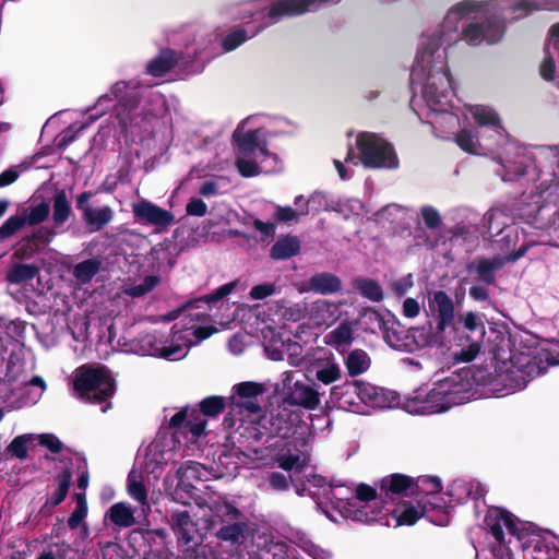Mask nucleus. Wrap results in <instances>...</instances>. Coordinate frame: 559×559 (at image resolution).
Listing matches in <instances>:
<instances>
[{
	"label": "nucleus",
	"instance_id": "1",
	"mask_svg": "<svg viewBox=\"0 0 559 559\" xmlns=\"http://www.w3.org/2000/svg\"><path fill=\"white\" fill-rule=\"evenodd\" d=\"M73 390L81 401L100 404L115 394L116 383L106 366L84 364L75 370Z\"/></svg>",
	"mask_w": 559,
	"mask_h": 559
},
{
	"label": "nucleus",
	"instance_id": "2",
	"mask_svg": "<svg viewBox=\"0 0 559 559\" xmlns=\"http://www.w3.org/2000/svg\"><path fill=\"white\" fill-rule=\"evenodd\" d=\"M264 385L259 382L245 381L233 386L229 396V412L224 417L223 425L233 429L250 419L252 415H259L262 411L258 399L264 393Z\"/></svg>",
	"mask_w": 559,
	"mask_h": 559
},
{
	"label": "nucleus",
	"instance_id": "3",
	"mask_svg": "<svg viewBox=\"0 0 559 559\" xmlns=\"http://www.w3.org/2000/svg\"><path fill=\"white\" fill-rule=\"evenodd\" d=\"M371 322H377L379 329L384 332L388 344L399 350L414 353L427 346H437L431 328L426 330L423 328L405 329L401 324L396 328H389L382 314L377 310H370L366 313Z\"/></svg>",
	"mask_w": 559,
	"mask_h": 559
},
{
	"label": "nucleus",
	"instance_id": "4",
	"mask_svg": "<svg viewBox=\"0 0 559 559\" xmlns=\"http://www.w3.org/2000/svg\"><path fill=\"white\" fill-rule=\"evenodd\" d=\"M356 147L364 167L370 169H394L399 158L394 147L377 133L362 131L357 134Z\"/></svg>",
	"mask_w": 559,
	"mask_h": 559
},
{
	"label": "nucleus",
	"instance_id": "5",
	"mask_svg": "<svg viewBox=\"0 0 559 559\" xmlns=\"http://www.w3.org/2000/svg\"><path fill=\"white\" fill-rule=\"evenodd\" d=\"M140 344L141 348L151 356L178 360L186 357L192 342L186 338L183 331L177 329L175 324L168 333L155 330L144 334L140 338Z\"/></svg>",
	"mask_w": 559,
	"mask_h": 559
},
{
	"label": "nucleus",
	"instance_id": "6",
	"mask_svg": "<svg viewBox=\"0 0 559 559\" xmlns=\"http://www.w3.org/2000/svg\"><path fill=\"white\" fill-rule=\"evenodd\" d=\"M429 312L436 323L431 332L438 347L447 346L452 334L460 330L455 320V307L452 298L444 290H436L428 300Z\"/></svg>",
	"mask_w": 559,
	"mask_h": 559
},
{
	"label": "nucleus",
	"instance_id": "7",
	"mask_svg": "<svg viewBox=\"0 0 559 559\" xmlns=\"http://www.w3.org/2000/svg\"><path fill=\"white\" fill-rule=\"evenodd\" d=\"M468 393L469 381L467 380V372H465V376L452 373L439 380L429 392L428 397L430 402H439L437 405L439 411H447L452 405H459L468 400Z\"/></svg>",
	"mask_w": 559,
	"mask_h": 559
},
{
	"label": "nucleus",
	"instance_id": "8",
	"mask_svg": "<svg viewBox=\"0 0 559 559\" xmlns=\"http://www.w3.org/2000/svg\"><path fill=\"white\" fill-rule=\"evenodd\" d=\"M131 206L134 221L141 225L153 226L156 233H165L176 223L173 212L146 199L134 202Z\"/></svg>",
	"mask_w": 559,
	"mask_h": 559
},
{
	"label": "nucleus",
	"instance_id": "9",
	"mask_svg": "<svg viewBox=\"0 0 559 559\" xmlns=\"http://www.w3.org/2000/svg\"><path fill=\"white\" fill-rule=\"evenodd\" d=\"M72 214V207L63 189H57L52 197V227H37V243L49 242L56 235L64 233V224Z\"/></svg>",
	"mask_w": 559,
	"mask_h": 559
},
{
	"label": "nucleus",
	"instance_id": "10",
	"mask_svg": "<svg viewBox=\"0 0 559 559\" xmlns=\"http://www.w3.org/2000/svg\"><path fill=\"white\" fill-rule=\"evenodd\" d=\"M35 277V264L13 263L8 270L5 280L11 286H17L12 293L19 302H26V309L32 313V308L35 307V300H32V295L35 289L31 286L26 288L28 282Z\"/></svg>",
	"mask_w": 559,
	"mask_h": 559
},
{
	"label": "nucleus",
	"instance_id": "11",
	"mask_svg": "<svg viewBox=\"0 0 559 559\" xmlns=\"http://www.w3.org/2000/svg\"><path fill=\"white\" fill-rule=\"evenodd\" d=\"M460 324L468 334V337H474L466 348H462L457 358L464 362L474 360L480 352V341L485 336V324L476 312L467 311L459 317L456 325Z\"/></svg>",
	"mask_w": 559,
	"mask_h": 559
},
{
	"label": "nucleus",
	"instance_id": "12",
	"mask_svg": "<svg viewBox=\"0 0 559 559\" xmlns=\"http://www.w3.org/2000/svg\"><path fill=\"white\" fill-rule=\"evenodd\" d=\"M283 384L287 389L284 399L286 403L311 411L316 409L320 404V394L313 385L304 381L293 382V372H285Z\"/></svg>",
	"mask_w": 559,
	"mask_h": 559
},
{
	"label": "nucleus",
	"instance_id": "13",
	"mask_svg": "<svg viewBox=\"0 0 559 559\" xmlns=\"http://www.w3.org/2000/svg\"><path fill=\"white\" fill-rule=\"evenodd\" d=\"M341 0H278L271 4L267 17L271 23H276L286 16L302 15L316 11L326 3H337Z\"/></svg>",
	"mask_w": 559,
	"mask_h": 559
},
{
	"label": "nucleus",
	"instance_id": "14",
	"mask_svg": "<svg viewBox=\"0 0 559 559\" xmlns=\"http://www.w3.org/2000/svg\"><path fill=\"white\" fill-rule=\"evenodd\" d=\"M270 424V433L282 439H288L298 433V430H305L307 427L300 416L287 408H278L272 412L269 418L264 417ZM304 431L300 432L302 435Z\"/></svg>",
	"mask_w": 559,
	"mask_h": 559
},
{
	"label": "nucleus",
	"instance_id": "15",
	"mask_svg": "<svg viewBox=\"0 0 559 559\" xmlns=\"http://www.w3.org/2000/svg\"><path fill=\"white\" fill-rule=\"evenodd\" d=\"M504 266V258L493 255L491 258L477 257L466 264V271L475 274L478 282L486 286L497 283V272Z\"/></svg>",
	"mask_w": 559,
	"mask_h": 559
},
{
	"label": "nucleus",
	"instance_id": "16",
	"mask_svg": "<svg viewBox=\"0 0 559 559\" xmlns=\"http://www.w3.org/2000/svg\"><path fill=\"white\" fill-rule=\"evenodd\" d=\"M452 90V78L448 69H442L436 73L430 70L427 73V82L423 93L428 102L433 104H442L448 98Z\"/></svg>",
	"mask_w": 559,
	"mask_h": 559
},
{
	"label": "nucleus",
	"instance_id": "17",
	"mask_svg": "<svg viewBox=\"0 0 559 559\" xmlns=\"http://www.w3.org/2000/svg\"><path fill=\"white\" fill-rule=\"evenodd\" d=\"M414 493V477L404 474H391L381 479L379 486V499L386 502L393 500L394 496H407Z\"/></svg>",
	"mask_w": 559,
	"mask_h": 559
},
{
	"label": "nucleus",
	"instance_id": "18",
	"mask_svg": "<svg viewBox=\"0 0 559 559\" xmlns=\"http://www.w3.org/2000/svg\"><path fill=\"white\" fill-rule=\"evenodd\" d=\"M358 400L370 407L385 408L391 407L397 401V396L383 388L358 380Z\"/></svg>",
	"mask_w": 559,
	"mask_h": 559
},
{
	"label": "nucleus",
	"instance_id": "19",
	"mask_svg": "<svg viewBox=\"0 0 559 559\" xmlns=\"http://www.w3.org/2000/svg\"><path fill=\"white\" fill-rule=\"evenodd\" d=\"M199 413L193 411L188 416V409H181L174 414L169 420V427L174 429V432L191 433L193 438L202 436L206 428V419L199 418Z\"/></svg>",
	"mask_w": 559,
	"mask_h": 559
},
{
	"label": "nucleus",
	"instance_id": "20",
	"mask_svg": "<svg viewBox=\"0 0 559 559\" xmlns=\"http://www.w3.org/2000/svg\"><path fill=\"white\" fill-rule=\"evenodd\" d=\"M29 199L27 207L23 209L21 213L10 216L0 226V239H7L13 236L16 231L25 225L35 226V203Z\"/></svg>",
	"mask_w": 559,
	"mask_h": 559
},
{
	"label": "nucleus",
	"instance_id": "21",
	"mask_svg": "<svg viewBox=\"0 0 559 559\" xmlns=\"http://www.w3.org/2000/svg\"><path fill=\"white\" fill-rule=\"evenodd\" d=\"M308 290L321 294L332 295L342 290L343 284L341 278L330 272L316 273L307 281Z\"/></svg>",
	"mask_w": 559,
	"mask_h": 559
},
{
	"label": "nucleus",
	"instance_id": "22",
	"mask_svg": "<svg viewBox=\"0 0 559 559\" xmlns=\"http://www.w3.org/2000/svg\"><path fill=\"white\" fill-rule=\"evenodd\" d=\"M180 59V56L170 48H163L158 55L146 64V73L159 78L171 71Z\"/></svg>",
	"mask_w": 559,
	"mask_h": 559
},
{
	"label": "nucleus",
	"instance_id": "23",
	"mask_svg": "<svg viewBox=\"0 0 559 559\" xmlns=\"http://www.w3.org/2000/svg\"><path fill=\"white\" fill-rule=\"evenodd\" d=\"M53 479L57 484V488L52 496L48 498L46 503L41 507L39 512L43 514L48 513L51 508H55L64 501L72 481V472L70 468L66 467L57 474Z\"/></svg>",
	"mask_w": 559,
	"mask_h": 559
},
{
	"label": "nucleus",
	"instance_id": "24",
	"mask_svg": "<svg viewBox=\"0 0 559 559\" xmlns=\"http://www.w3.org/2000/svg\"><path fill=\"white\" fill-rule=\"evenodd\" d=\"M250 536V527L247 522H235L223 524L216 532V537L231 546H239L246 543Z\"/></svg>",
	"mask_w": 559,
	"mask_h": 559
},
{
	"label": "nucleus",
	"instance_id": "25",
	"mask_svg": "<svg viewBox=\"0 0 559 559\" xmlns=\"http://www.w3.org/2000/svg\"><path fill=\"white\" fill-rule=\"evenodd\" d=\"M170 524L178 542L189 544L193 539L195 523L188 511H176L170 516Z\"/></svg>",
	"mask_w": 559,
	"mask_h": 559
},
{
	"label": "nucleus",
	"instance_id": "26",
	"mask_svg": "<svg viewBox=\"0 0 559 559\" xmlns=\"http://www.w3.org/2000/svg\"><path fill=\"white\" fill-rule=\"evenodd\" d=\"M448 495L452 501L456 503H463L468 499L478 500L485 496V489L480 484L474 486L471 483L463 480H454L448 490Z\"/></svg>",
	"mask_w": 559,
	"mask_h": 559
},
{
	"label": "nucleus",
	"instance_id": "27",
	"mask_svg": "<svg viewBox=\"0 0 559 559\" xmlns=\"http://www.w3.org/2000/svg\"><path fill=\"white\" fill-rule=\"evenodd\" d=\"M114 218V211L110 206L104 205L97 209H86L82 219L91 233L99 231Z\"/></svg>",
	"mask_w": 559,
	"mask_h": 559
},
{
	"label": "nucleus",
	"instance_id": "28",
	"mask_svg": "<svg viewBox=\"0 0 559 559\" xmlns=\"http://www.w3.org/2000/svg\"><path fill=\"white\" fill-rule=\"evenodd\" d=\"M393 518L396 520L397 526L401 525H414L420 518L427 515V506L421 507L418 501V506H413L411 502H403L400 507H396L392 511Z\"/></svg>",
	"mask_w": 559,
	"mask_h": 559
},
{
	"label": "nucleus",
	"instance_id": "29",
	"mask_svg": "<svg viewBox=\"0 0 559 559\" xmlns=\"http://www.w3.org/2000/svg\"><path fill=\"white\" fill-rule=\"evenodd\" d=\"M344 365L348 376L355 378L365 373L370 368L371 358L366 350L356 348L344 356Z\"/></svg>",
	"mask_w": 559,
	"mask_h": 559
},
{
	"label": "nucleus",
	"instance_id": "30",
	"mask_svg": "<svg viewBox=\"0 0 559 559\" xmlns=\"http://www.w3.org/2000/svg\"><path fill=\"white\" fill-rule=\"evenodd\" d=\"M300 252V241L296 236L280 237L270 250L273 260H287Z\"/></svg>",
	"mask_w": 559,
	"mask_h": 559
},
{
	"label": "nucleus",
	"instance_id": "31",
	"mask_svg": "<svg viewBox=\"0 0 559 559\" xmlns=\"http://www.w3.org/2000/svg\"><path fill=\"white\" fill-rule=\"evenodd\" d=\"M105 519L118 527L128 528L136 523L134 511L124 502L114 503L105 514Z\"/></svg>",
	"mask_w": 559,
	"mask_h": 559
},
{
	"label": "nucleus",
	"instance_id": "32",
	"mask_svg": "<svg viewBox=\"0 0 559 559\" xmlns=\"http://www.w3.org/2000/svg\"><path fill=\"white\" fill-rule=\"evenodd\" d=\"M441 45L442 41L439 35L435 34L426 37L415 58L416 68H420L423 72H426L432 61L433 55L439 50Z\"/></svg>",
	"mask_w": 559,
	"mask_h": 559
},
{
	"label": "nucleus",
	"instance_id": "33",
	"mask_svg": "<svg viewBox=\"0 0 559 559\" xmlns=\"http://www.w3.org/2000/svg\"><path fill=\"white\" fill-rule=\"evenodd\" d=\"M338 306L324 299L317 300L310 306V316L317 324H331L337 318Z\"/></svg>",
	"mask_w": 559,
	"mask_h": 559
},
{
	"label": "nucleus",
	"instance_id": "34",
	"mask_svg": "<svg viewBox=\"0 0 559 559\" xmlns=\"http://www.w3.org/2000/svg\"><path fill=\"white\" fill-rule=\"evenodd\" d=\"M332 401H337L342 406H355L358 404V380L346 381L343 384L331 388Z\"/></svg>",
	"mask_w": 559,
	"mask_h": 559
},
{
	"label": "nucleus",
	"instance_id": "35",
	"mask_svg": "<svg viewBox=\"0 0 559 559\" xmlns=\"http://www.w3.org/2000/svg\"><path fill=\"white\" fill-rule=\"evenodd\" d=\"M353 286L362 297L371 301L379 302L384 297L381 285L374 280L358 277L353 281Z\"/></svg>",
	"mask_w": 559,
	"mask_h": 559
},
{
	"label": "nucleus",
	"instance_id": "36",
	"mask_svg": "<svg viewBox=\"0 0 559 559\" xmlns=\"http://www.w3.org/2000/svg\"><path fill=\"white\" fill-rule=\"evenodd\" d=\"M233 139L236 142L239 153L246 157L252 155L259 147V130H248L243 133L235 131Z\"/></svg>",
	"mask_w": 559,
	"mask_h": 559
},
{
	"label": "nucleus",
	"instance_id": "37",
	"mask_svg": "<svg viewBox=\"0 0 559 559\" xmlns=\"http://www.w3.org/2000/svg\"><path fill=\"white\" fill-rule=\"evenodd\" d=\"M200 413L210 418L217 417L226 408L229 411V396L211 395L203 399L200 403Z\"/></svg>",
	"mask_w": 559,
	"mask_h": 559
},
{
	"label": "nucleus",
	"instance_id": "38",
	"mask_svg": "<svg viewBox=\"0 0 559 559\" xmlns=\"http://www.w3.org/2000/svg\"><path fill=\"white\" fill-rule=\"evenodd\" d=\"M74 500L75 509L68 518L67 525L72 531L78 530L82 525L86 528V524L84 523L88 512L86 496L84 492H75Z\"/></svg>",
	"mask_w": 559,
	"mask_h": 559
},
{
	"label": "nucleus",
	"instance_id": "39",
	"mask_svg": "<svg viewBox=\"0 0 559 559\" xmlns=\"http://www.w3.org/2000/svg\"><path fill=\"white\" fill-rule=\"evenodd\" d=\"M316 378L325 385L332 384L342 378L341 367L333 360L318 361Z\"/></svg>",
	"mask_w": 559,
	"mask_h": 559
},
{
	"label": "nucleus",
	"instance_id": "40",
	"mask_svg": "<svg viewBox=\"0 0 559 559\" xmlns=\"http://www.w3.org/2000/svg\"><path fill=\"white\" fill-rule=\"evenodd\" d=\"M35 440V435L25 433L15 437L5 448V455L21 461L28 456V443Z\"/></svg>",
	"mask_w": 559,
	"mask_h": 559
},
{
	"label": "nucleus",
	"instance_id": "41",
	"mask_svg": "<svg viewBox=\"0 0 559 559\" xmlns=\"http://www.w3.org/2000/svg\"><path fill=\"white\" fill-rule=\"evenodd\" d=\"M100 266L102 262L97 258L84 260L74 266L73 276L81 284H87L99 272Z\"/></svg>",
	"mask_w": 559,
	"mask_h": 559
},
{
	"label": "nucleus",
	"instance_id": "42",
	"mask_svg": "<svg viewBox=\"0 0 559 559\" xmlns=\"http://www.w3.org/2000/svg\"><path fill=\"white\" fill-rule=\"evenodd\" d=\"M473 118L478 126L492 127L499 134H501V130H504L499 115L491 108L477 106L473 111Z\"/></svg>",
	"mask_w": 559,
	"mask_h": 559
},
{
	"label": "nucleus",
	"instance_id": "43",
	"mask_svg": "<svg viewBox=\"0 0 559 559\" xmlns=\"http://www.w3.org/2000/svg\"><path fill=\"white\" fill-rule=\"evenodd\" d=\"M234 288H235V283L224 284L209 295L195 298L193 300H189L185 305V309L199 308L200 304H206L210 306L215 305L216 302L222 300L224 297L228 296L234 290Z\"/></svg>",
	"mask_w": 559,
	"mask_h": 559
},
{
	"label": "nucleus",
	"instance_id": "44",
	"mask_svg": "<svg viewBox=\"0 0 559 559\" xmlns=\"http://www.w3.org/2000/svg\"><path fill=\"white\" fill-rule=\"evenodd\" d=\"M330 343L337 349L341 346H347L354 341V326L348 320L342 321L337 328L329 334Z\"/></svg>",
	"mask_w": 559,
	"mask_h": 559
},
{
	"label": "nucleus",
	"instance_id": "45",
	"mask_svg": "<svg viewBox=\"0 0 559 559\" xmlns=\"http://www.w3.org/2000/svg\"><path fill=\"white\" fill-rule=\"evenodd\" d=\"M442 491V484L437 476H420L414 478V493L424 497L439 495Z\"/></svg>",
	"mask_w": 559,
	"mask_h": 559
},
{
	"label": "nucleus",
	"instance_id": "46",
	"mask_svg": "<svg viewBox=\"0 0 559 559\" xmlns=\"http://www.w3.org/2000/svg\"><path fill=\"white\" fill-rule=\"evenodd\" d=\"M162 282L159 275H146L144 276L142 283L136 285H130L124 288V294L132 298H140L145 296L146 294L153 292Z\"/></svg>",
	"mask_w": 559,
	"mask_h": 559
},
{
	"label": "nucleus",
	"instance_id": "47",
	"mask_svg": "<svg viewBox=\"0 0 559 559\" xmlns=\"http://www.w3.org/2000/svg\"><path fill=\"white\" fill-rule=\"evenodd\" d=\"M276 462L282 469L287 472H300L306 465L305 460L301 459V454L299 452L294 453L290 449L283 450L278 453L276 455Z\"/></svg>",
	"mask_w": 559,
	"mask_h": 559
},
{
	"label": "nucleus",
	"instance_id": "48",
	"mask_svg": "<svg viewBox=\"0 0 559 559\" xmlns=\"http://www.w3.org/2000/svg\"><path fill=\"white\" fill-rule=\"evenodd\" d=\"M554 50H550V45L544 47V58L539 64L538 71L540 78L546 82H552L556 75V62Z\"/></svg>",
	"mask_w": 559,
	"mask_h": 559
},
{
	"label": "nucleus",
	"instance_id": "49",
	"mask_svg": "<svg viewBox=\"0 0 559 559\" xmlns=\"http://www.w3.org/2000/svg\"><path fill=\"white\" fill-rule=\"evenodd\" d=\"M263 549L271 554L274 559H288L290 546L284 540H275L273 536L263 537Z\"/></svg>",
	"mask_w": 559,
	"mask_h": 559
},
{
	"label": "nucleus",
	"instance_id": "50",
	"mask_svg": "<svg viewBox=\"0 0 559 559\" xmlns=\"http://www.w3.org/2000/svg\"><path fill=\"white\" fill-rule=\"evenodd\" d=\"M477 142V136L467 129L460 130L455 135L457 146L468 154H476Z\"/></svg>",
	"mask_w": 559,
	"mask_h": 559
},
{
	"label": "nucleus",
	"instance_id": "51",
	"mask_svg": "<svg viewBox=\"0 0 559 559\" xmlns=\"http://www.w3.org/2000/svg\"><path fill=\"white\" fill-rule=\"evenodd\" d=\"M247 32L243 28H236L228 33L222 40L225 51H233L247 40Z\"/></svg>",
	"mask_w": 559,
	"mask_h": 559
},
{
	"label": "nucleus",
	"instance_id": "52",
	"mask_svg": "<svg viewBox=\"0 0 559 559\" xmlns=\"http://www.w3.org/2000/svg\"><path fill=\"white\" fill-rule=\"evenodd\" d=\"M484 31V40L489 44L499 41L503 35V27L496 20H486L481 22Z\"/></svg>",
	"mask_w": 559,
	"mask_h": 559
},
{
	"label": "nucleus",
	"instance_id": "53",
	"mask_svg": "<svg viewBox=\"0 0 559 559\" xmlns=\"http://www.w3.org/2000/svg\"><path fill=\"white\" fill-rule=\"evenodd\" d=\"M463 38L473 46L480 44L484 40V31L481 23H469L462 28Z\"/></svg>",
	"mask_w": 559,
	"mask_h": 559
},
{
	"label": "nucleus",
	"instance_id": "54",
	"mask_svg": "<svg viewBox=\"0 0 559 559\" xmlns=\"http://www.w3.org/2000/svg\"><path fill=\"white\" fill-rule=\"evenodd\" d=\"M128 492L138 502L144 504L147 500V491L143 481L135 480L130 474L128 477Z\"/></svg>",
	"mask_w": 559,
	"mask_h": 559
},
{
	"label": "nucleus",
	"instance_id": "55",
	"mask_svg": "<svg viewBox=\"0 0 559 559\" xmlns=\"http://www.w3.org/2000/svg\"><path fill=\"white\" fill-rule=\"evenodd\" d=\"M37 444L47 448L53 454L60 453L64 448V444L53 433L37 435Z\"/></svg>",
	"mask_w": 559,
	"mask_h": 559
},
{
	"label": "nucleus",
	"instance_id": "56",
	"mask_svg": "<svg viewBox=\"0 0 559 559\" xmlns=\"http://www.w3.org/2000/svg\"><path fill=\"white\" fill-rule=\"evenodd\" d=\"M377 498H379V492L373 487L364 483L357 486L356 495L354 498L355 501L368 503L370 501L377 500ZM349 506L356 507V502H349Z\"/></svg>",
	"mask_w": 559,
	"mask_h": 559
},
{
	"label": "nucleus",
	"instance_id": "57",
	"mask_svg": "<svg viewBox=\"0 0 559 559\" xmlns=\"http://www.w3.org/2000/svg\"><path fill=\"white\" fill-rule=\"evenodd\" d=\"M290 476H286L281 472H271L266 475L269 487L276 491H286L289 489Z\"/></svg>",
	"mask_w": 559,
	"mask_h": 559
},
{
	"label": "nucleus",
	"instance_id": "58",
	"mask_svg": "<svg viewBox=\"0 0 559 559\" xmlns=\"http://www.w3.org/2000/svg\"><path fill=\"white\" fill-rule=\"evenodd\" d=\"M86 127V124H81L76 130H73L72 127H69L67 130L58 133L55 138V144L58 148L63 150L69 144H71L79 133Z\"/></svg>",
	"mask_w": 559,
	"mask_h": 559
},
{
	"label": "nucleus",
	"instance_id": "59",
	"mask_svg": "<svg viewBox=\"0 0 559 559\" xmlns=\"http://www.w3.org/2000/svg\"><path fill=\"white\" fill-rule=\"evenodd\" d=\"M236 167L238 173L245 178L255 177L261 174V168L254 160L238 158L236 160Z\"/></svg>",
	"mask_w": 559,
	"mask_h": 559
},
{
	"label": "nucleus",
	"instance_id": "60",
	"mask_svg": "<svg viewBox=\"0 0 559 559\" xmlns=\"http://www.w3.org/2000/svg\"><path fill=\"white\" fill-rule=\"evenodd\" d=\"M309 213L308 209L300 211L299 213L293 210L290 206H277L274 213V218L280 223H288L292 221H296L299 215H307Z\"/></svg>",
	"mask_w": 559,
	"mask_h": 559
},
{
	"label": "nucleus",
	"instance_id": "61",
	"mask_svg": "<svg viewBox=\"0 0 559 559\" xmlns=\"http://www.w3.org/2000/svg\"><path fill=\"white\" fill-rule=\"evenodd\" d=\"M500 519H502V523L506 525L508 532L511 535L518 536V538H524L526 533L525 528L520 530L516 523L513 520V514L504 509H499Z\"/></svg>",
	"mask_w": 559,
	"mask_h": 559
},
{
	"label": "nucleus",
	"instance_id": "62",
	"mask_svg": "<svg viewBox=\"0 0 559 559\" xmlns=\"http://www.w3.org/2000/svg\"><path fill=\"white\" fill-rule=\"evenodd\" d=\"M485 523L489 526L490 533L498 544H503L504 542V532L502 528V519H500L499 510L497 511L496 516H487L485 519Z\"/></svg>",
	"mask_w": 559,
	"mask_h": 559
},
{
	"label": "nucleus",
	"instance_id": "63",
	"mask_svg": "<svg viewBox=\"0 0 559 559\" xmlns=\"http://www.w3.org/2000/svg\"><path fill=\"white\" fill-rule=\"evenodd\" d=\"M421 216L426 227L429 229H436L442 224L439 212L430 205L421 207Z\"/></svg>",
	"mask_w": 559,
	"mask_h": 559
},
{
	"label": "nucleus",
	"instance_id": "64",
	"mask_svg": "<svg viewBox=\"0 0 559 559\" xmlns=\"http://www.w3.org/2000/svg\"><path fill=\"white\" fill-rule=\"evenodd\" d=\"M276 292V285L274 283H263L253 286L250 289L249 296L253 300H262L273 295Z\"/></svg>",
	"mask_w": 559,
	"mask_h": 559
}]
</instances>
